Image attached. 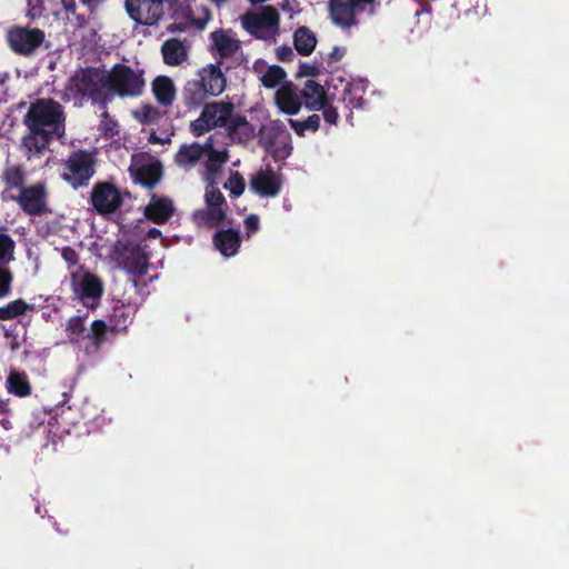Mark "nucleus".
Returning a JSON list of instances; mask_svg holds the SVG:
<instances>
[{
    "label": "nucleus",
    "instance_id": "nucleus-1",
    "mask_svg": "<svg viewBox=\"0 0 569 569\" xmlns=\"http://www.w3.org/2000/svg\"><path fill=\"white\" fill-rule=\"evenodd\" d=\"M227 86L219 63L201 68L196 78L188 80L181 91V101L188 110H197L209 97H218Z\"/></svg>",
    "mask_w": 569,
    "mask_h": 569
},
{
    "label": "nucleus",
    "instance_id": "nucleus-2",
    "mask_svg": "<svg viewBox=\"0 0 569 569\" xmlns=\"http://www.w3.org/2000/svg\"><path fill=\"white\" fill-rule=\"evenodd\" d=\"M66 112L60 102L52 98H39L31 102L23 117L28 129H42L56 133V139L66 134Z\"/></svg>",
    "mask_w": 569,
    "mask_h": 569
},
{
    "label": "nucleus",
    "instance_id": "nucleus-3",
    "mask_svg": "<svg viewBox=\"0 0 569 569\" xmlns=\"http://www.w3.org/2000/svg\"><path fill=\"white\" fill-rule=\"evenodd\" d=\"M88 313L83 316H73L66 323V335L69 342L81 347L87 356L99 352L108 339V323L102 319H96L91 322L88 330Z\"/></svg>",
    "mask_w": 569,
    "mask_h": 569
},
{
    "label": "nucleus",
    "instance_id": "nucleus-4",
    "mask_svg": "<svg viewBox=\"0 0 569 569\" xmlns=\"http://www.w3.org/2000/svg\"><path fill=\"white\" fill-rule=\"evenodd\" d=\"M67 89L80 100L90 99L103 108L109 102L107 70L100 67H86L78 69L69 79Z\"/></svg>",
    "mask_w": 569,
    "mask_h": 569
},
{
    "label": "nucleus",
    "instance_id": "nucleus-5",
    "mask_svg": "<svg viewBox=\"0 0 569 569\" xmlns=\"http://www.w3.org/2000/svg\"><path fill=\"white\" fill-rule=\"evenodd\" d=\"M109 102L114 96L120 98L139 97L144 89L143 70H133L130 66L116 63L107 71Z\"/></svg>",
    "mask_w": 569,
    "mask_h": 569
},
{
    "label": "nucleus",
    "instance_id": "nucleus-6",
    "mask_svg": "<svg viewBox=\"0 0 569 569\" xmlns=\"http://www.w3.org/2000/svg\"><path fill=\"white\" fill-rule=\"evenodd\" d=\"M144 287H127L117 298L112 313L109 318L108 333L121 335L126 333L132 323L138 307L142 303V289Z\"/></svg>",
    "mask_w": 569,
    "mask_h": 569
},
{
    "label": "nucleus",
    "instance_id": "nucleus-7",
    "mask_svg": "<svg viewBox=\"0 0 569 569\" xmlns=\"http://www.w3.org/2000/svg\"><path fill=\"white\" fill-rule=\"evenodd\" d=\"M292 139L284 123L277 119L261 126L258 132V143L274 161L289 158L292 153Z\"/></svg>",
    "mask_w": 569,
    "mask_h": 569
},
{
    "label": "nucleus",
    "instance_id": "nucleus-8",
    "mask_svg": "<svg viewBox=\"0 0 569 569\" xmlns=\"http://www.w3.org/2000/svg\"><path fill=\"white\" fill-rule=\"evenodd\" d=\"M96 162L94 152L72 151L63 163L61 178L74 189L84 187L96 173Z\"/></svg>",
    "mask_w": 569,
    "mask_h": 569
},
{
    "label": "nucleus",
    "instance_id": "nucleus-9",
    "mask_svg": "<svg viewBox=\"0 0 569 569\" xmlns=\"http://www.w3.org/2000/svg\"><path fill=\"white\" fill-rule=\"evenodd\" d=\"M234 111L229 101L204 103L200 116L190 122L189 130L194 137H200L216 128H224Z\"/></svg>",
    "mask_w": 569,
    "mask_h": 569
},
{
    "label": "nucleus",
    "instance_id": "nucleus-10",
    "mask_svg": "<svg viewBox=\"0 0 569 569\" xmlns=\"http://www.w3.org/2000/svg\"><path fill=\"white\" fill-rule=\"evenodd\" d=\"M9 49L17 56L32 57L46 41V32L30 26H13L6 33Z\"/></svg>",
    "mask_w": 569,
    "mask_h": 569
},
{
    "label": "nucleus",
    "instance_id": "nucleus-11",
    "mask_svg": "<svg viewBox=\"0 0 569 569\" xmlns=\"http://www.w3.org/2000/svg\"><path fill=\"white\" fill-rule=\"evenodd\" d=\"M114 256L119 267L127 272L128 281L138 284L137 278L146 274L149 268L147 253L138 244L118 241L114 246Z\"/></svg>",
    "mask_w": 569,
    "mask_h": 569
},
{
    "label": "nucleus",
    "instance_id": "nucleus-12",
    "mask_svg": "<svg viewBox=\"0 0 569 569\" xmlns=\"http://www.w3.org/2000/svg\"><path fill=\"white\" fill-rule=\"evenodd\" d=\"M280 16L276 8L268 6L260 13L243 16V28L254 38L268 40L279 30Z\"/></svg>",
    "mask_w": 569,
    "mask_h": 569
},
{
    "label": "nucleus",
    "instance_id": "nucleus-13",
    "mask_svg": "<svg viewBox=\"0 0 569 569\" xmlns=\"http://www.w3.org/2000/svg\"><path fill=\"white\" fill-rule=\"evenodd\" d=\"M90 203L94 210L107 216L114 213L123 203L121 191L111 182H97L91 190Z\"/></svg>",
    "mask_w": 569,
    "mask_h": 569
},
{
    "label": "nucleus",
    "instance_id": "nucleus-14",
    "mask_svg": "<svg viewBox=\"0 0 569 569\" xmlns=\"http://www.w3.org/2000/svg\"><path fill=\"white\" fill-rule=\"evenodd\" d=\"M169 0H126L128 16L143 26L156 24L164 13V3Z\"/></svg>",
    "mask_w": 569,
    "mask_h": 569
},
{
    "label": "nucleus",
    "instance_id": "nucleus-15",
    "mask_svg": "<svg viewBox=\"0 0 569 569\" xmlns=\"http://www.w3.org/2000/svg\"><path fill=\"white\" fill-rule=\"evenodd\" d=\"M17 203L21 210L30 216H40L46 211L47 207V190L43 183H34L24 187L17 194Z\"/></svg>",
    "mask_w": 569,
    "mask_h": 569
},
{
    "label": "nucleus",
    "instance_id": "nucleus-16",
    "mask_svg": "<svg viewBox=\"0 0 569 569\" xmlns=\"http://www.w3.org/2000/svg\"><path fill=\"white\" fill-rule=\"evenodd\" d=\"M174 211L176 208L170 198L152 193L149 203L144 207L143 214L149 221L163 224L171 219Z\"/></svg>",
    "mask_w": 569,
    "mask_h": 569
},
{
    "label": "nucleus",
    "instance_id": "nucleus-17",
    "mask_svg": "<svg viewBox=\"0 0 569 569\" xmlns=\"http://www.w3.org/2000/svg\"><path fill=\"white\" fill-rule=\"evenodd\" d=\"M328 14L331 22L342 29H348L359 23L350 0H329Z\"/></svg>",
    "mask_w": 569,
    "mask_h": 569
},
{
    "label": "nucleus",
    "instance_id": "nucleus-18",
    "mask_svg": "<svg viewBox=\"0 0 569 569\" xmlns=\"http://www.w3.org/2000/svg\"><path fill=\"white\" fill-rule=\"evenodd\" d=\"M56 133H50L42 129H28V133L22 137V148L26 150L28 159L39 158L49 148Z\"/></svg>",
    "mask_w": 569,
    "mask_h": 569
},
{
    "label": "nucleus",
    "instance_id": "nucleus-19",
    "mask_svg": "<svg viewBox=\"0 0 569 569\" xmlns=\"http://www.w3.org/2000/svg\"><path fill=\"white\" fill-rule=\"evenodd\" d=\"M250 187L261 197L273 198L281 191V180L273 170H261L251 178Z\"/></svg>",
    "mask_w": 569,
    "mask_h": 569
},
{
    "label": "nucleus",
    "instance_id": "nucleus-20",
    "mask_svg": "<svg viewBox=\"0 0 569 569\" xmlns=\"http://www.w3.org/2000/svg\"><path fill=\"white\" fill-rule=\"evenodd\" d=\"M214 248L226 258L238 253L241 246L240 231L236 229L218 230L212 238Z\"/></svg>",
    "mask_w": 569,
    "mask_h": 569
},
{
    "label": "nucleus",
    "instance_id": "nucleus-21",
    "mask_svg": "<svg viewBox=\"0 0 569 569\" xmlns=\"http://www.w3.org/2000/svg\"><path fill=\"white\" fill-rule=\"evenodd\" d=\"M62 258L68 262L71 270V284H102L92 273L84 271L82 266L78 264V254L74 249L66 247L62 249Z\"/></svg>",
    "mask_w": 569,
    "mask_h": 569
},
{
    "label": "nucleus",
    "instance_id": "nucleus-22",
    "mask_svg": "<svg viewBox=\"0 0 569 569\" xmlns=\"http://www.w3.org/2000/svg\"><path fill=\"white\" fill-rule=\"evenodd\" d=\"M278 108L287 114H297L302 106L300 96L291 82L282 84L276 92Z\"/></svg>",
    "mask_w": 569,
    "mask_h": 569
},
{
    "label": "nucleus",
    "instance_id": "nucleus-23",
    "mask_svg": "<svg viewBox=\"0 0 569 569\" xmlns=\"http://www.w3.org/2000/svg\"><path fill=\"white\" fill-rule=\"evenodd\" d=\"M300 98L305 107L311 111H320L328 102L325 88L311 79L306 81Z\"/></svg>",
    "mask_w": 569,
    "mask_h": 569
},
{
    "label": "nucleus",
    "instance_id": "nucleus-24",
    "mask_svg": "<svg viewBox=\"0 0 569 569\" xmlns=\"http://www.w3.org/2000/svg\"><path fill=\"white\" fill-rule=\"evenodd\" d=\"M151 90L156 101L164 107H171L174 102L177 89L172 79L168 76H158L151 82Z\"/></svg>",
    "mask_w": 569,
    "mask_h": 569
},
{
    "label": "nucleus",
    "instance_id": "nucleus-25",
    "mask_svg": "<svg viewBox=\"0 0 569 569\" xmlns=\"http://www.w3.org/2000/svg\"><path fill=\"white\" fill-rule=\"evenodd\" d=\"M227 218L226 208L206 207L192 213V222L199 228L214 229L224 222Z\"/></svg>",
    "mask_w": 569,
    "mask_h": 569
},
{
    "label": "nucleus",
    "instance_id": "nucleus-26",
    "mask_svg": "<svg viewBox=\"0 0 569 569\" xmlns=\"http://www.w3.org/2000/svg\"><path fill=\"white\" fill-rule=\"evenodd\" d=\"M229 137L240 143H246L253 139L254 127L246 117L232 113L228 124L224 127Z\"/></svg>",
    "mask_w": 569,
    "mask_h": 569
},
{
    "label": "nucleus",
    "instance_id": "nucleus-27",
    "mask_svg": "<svg viewBox=\"0 0 569 569\" xmlns=\"http://www.w3.org/2000/svg\"><path fill=\"white\" fill-rule=\"evenodd\" d=\"M163 62L170 67L182 64L188 58V50L184 43L177 39H167L161 46Z\"/></svg>",
    "mask_w": 569,
    "mask_h": 569
},
{
    "label": "nucleus",
    "instance_id": "nucleus-28",
    "mask_svg": "<svg viewBox=\"0 0 569 569\" xmlns=\"http://www.w3.org/2000/svg\"><path fill=\"white\" fill-rule=\"evenodd\" d=\"M210 39L220 58H230L240 49V41L223 29L211 32Z\"/></svg>",
    "mask_w": 569,
    "mask_h": 569
},
{
    "label": "nucleus",
    "instance_id": "nucleus-29",
    "mask_svg": "<svg viewBox=\"0 0 569 569\" xmlns=\"http://www.w3.org/2000/svg\"><path fill=\"white\" fill-rule=\"evenodd\" d=\"M163 174L162 164L159 161L142 164L136 171V181L148 189L154 188Z\"/></svg>",
    "mask_w": 569,
    "mask_h": 569
},
{
    "label": "nucleus",
    "instance_id": "nucleus-30",
    "mask_svg": "<svg viewBox=\"0 0 569 569\" xmlns=\"http://www.w3.org/2000/svg\"><path fill=\"white\" fill-rule=\"evenodd\" d=\"M293 46L299 54L310 56L317 46L316 34L308 27H299L293 33Z\"/></svg>",
    "mask_w": 569,
    "mask_h": 569
},
{
    "label": "nucleus",
    "instance_id": "nucleus-31",
    "mask_svg": "<svg viewBox=\"0 0 569 569\" xmlns=\"http://www.w3.org/2000/svg\"><path fill=\"white\" fill-rule=\"evenodd\" d=\"M9 393L20 398L31 395V385L26 372L11 371L6 381Z\"/></svg>",
    "mask_w": 569,
    "mask_h": 569
},
{
    "label": "nucleus",
    "instance_id": "nucleus-32",
    "mask_svg": "<svg viewBox=\"0 0 569 569\" xmlns=\"http://www.w3.org/2000/svg\"><path fill=\"white\" fill-rule=\"evenodd\" d=\"M201 158V144L199 142H193L190 144H182L174 157V161L179 167L190 168L197 164Z\"/></svg>",
    "mask_w": 569,
    "mask_h": 569
},
{
    "label": "nucleus",
    "instance_id": "nucleus-33",
    "mask_svg": "<svg viewBox=\"0 0 569 569\" xmlns=\"http://www.w3.org/2000/svg\"><path fill=\"white\" fill-rule=\"evenodd\" d=\"M2 181L4 186L21 191L26 187V172L21 166H9L3 170Z\"/></svg>",
    "mask_w": 569,
    "mask_h": 569
},
{
    "label": "nucleus",
    "instance_id": "nucleus-34",
    "mask_svg": "<svg viewBox=\"0 0 569 569\" xmlns=\"http://www.w3.org/2000/svg\"><path fill=\"white\" fill-rule=\"evenodd\" d=\"M289 126L293 129V131L299 136L303 137L306 131H312L316 132L320 128V116L315 113L309 116L306 120H295L289 119L288 120Z\"/></svg>",
    "mask_w": 569,
    "mask_h": 569
},
{
    "label": "nucleus",
    "instance_id": "nucleus-35",
    "mask_svg": "<svg viewBox=\"0 0 569 569\" xmlns=\"http://www.w3.org/2000/svg\"><path fill=\"white\" fill-rule=\"evenodd\" d=\"M24 300L17 299L14 301L9 302L6 306L0 307V319L1 320H10L14 319L19 316L26 313L28 309H31Z\"/></svg>",
    "mask_w": 569,
    "mask_h": 569
},
{
    "label": "nucleus",
    "instance_id": "nucleus-36",
    "mask_svg": "<svg viewBox=\"0 0 569 569\" xmlns=\"http://www.w3.org/2000/svg\"><path fill=\"white\" fill-rule=\"evenodd\" d=\"M86 307L94 308L103 293V287H73Z\"/></svg>",
    "mask_w": 569,
    "mask_h": 569
},
{
    "label": "nucleus",
    "instance_id": "nucleus-37",
    "mask_svg": "<svg viewBox=\"0 0 569 569\" xmlns=\"http://www.w3.org/2000/svg\"><path fill=\"white\" fill-rule=\"evenodd\" d=\"M162 117L163 112L151 104H143L140 110L134 112V118L143 126L158 123Z\"/></svg>",
    "mask_w": 569,
    "mask_h": 569
},
{
    "label": "nucleus",
    "instance_id": "nucleus-38",
    "mask_svg": "<svg viewBox=\"0 0 569 569\" xmlns=\"http://www.w3.org/2000/svg\"><path fill=\"white\" fill-rule=\"evenodd\" d=\"M286 71L277 64L270 66L261 77V83L268 89L276 88L286 79Z\"/></svg>",
    "mask_w": 569,
    "mask_h": 569
},
{
    "label": "nucleus",
    "instance_id": "nucleus-39",
    "mask_svg": "<svg viewBox=\"0 0 569 569\" xmlns=\"http://www.w3.org/2000/svg\"><path fill=\"white\" fill-rule=\"evenodd\" d=\"M229 160V152L227 149L223 150H211L206 161V169L210 173H217L220 171L222 164Z\"/></svg>",
    "mask_w": 569,
    "mask_h": 569
},
{
    "label": "nucleus",
    "instance_id": "nucleus-40",
    "mask_svg": "<svg viewBox=\"0 0 569 569\" xmlns=\"http://www.w3.org/2000/svg\"><path fill=\"white\" fill-rule=\"evenodd\" d=\"M16 243L11 236L0 233V264H7L13 260Z\"/></svg>",
    "mask_w": 569,
    "mask_h": 569
},
{
    "label": "nucleus",
    "instance_id": "nucleus-41",
    "mask_svg": "<svg viewBox=\"0 0 569 569\" xmlns=\"http://www.w3.org/2000/svg\"><path fill=\"white\" fill-rule=\"evenodd\" d=\"M99 130L104 137L108 138H113L114 136L119 134L118 121L113 119L106 110L101 113Z\"/></svg>",
    "mask_w": 569,
    "mask_h": 569
},
{
    "label": "nucleus",
    "instance_id": "nucleus-42",
    "mask_svg": "<svg viewBox=\"0 0 569 569\" xmlns=\"http://www.w3.org/2000/svg\"><path fill=\"white\" fill-rule=\"evenodd\" d=\"M204 200L208 207L227 209L224 196L213 184H210L206 188Z\"/></svg>",
    "mask_w": 569,
    "mask_h": 569
},
{
    "label": "nucleus",
    "instance_id": "nucleus-43",
    "mask_svg": "<svg viewBox=\"0 0 569 569\" xmlns=\"http://www.w3.org/2000/svg\"><path fill=\"white\" fill-rule=\"evenodd\" d=\"M224 188L230 191L231 197H240L246 188L244 179L239 172H232L224 183Z\"/></svg>",
    "mask_w": 569,
    "mask_h": 569
},
{
    "label": "nucleus",
    "instance_id": "nucleus-44",
    "mask_svg": "<svg viewBox=\"0 0 569 569\" xmlns=\"http://www.w3.org/2000/svg\"><path fill=\"white\" fill-rule=\"evenodd\" d=\"M356 13H361L367 7H369V14H376L377 7L379 6L378 0H350Z\"/></svg>",
    "mask_w": 569,
    "mask_h": 569
},
{
    "label": "nucleus",
    "instance_id": "nucleus-45",
    "mask_svg": "<svg viewBox=\"0 0 569 569\" xmlns=\"http://www.w3.org/2000/svg\"><path fill=\"white\" fill-rule=\"evenodd\" d=\"M321 110H322L323 119L326 120L327 123H329V124L337 123L338 118H339L337 108L329 104V101H328L327 104H325V107L321 108Z\"/></svg>",
    "mask_w": 569,
    "mask_h": 569
},
{
    "label": "nucleus",
    "instance_id": "nucleus-46",
    "mask_svg": "<svg viewBox=\"0 0 569 569\" xmlns=\"http://www.w3.org/2000/svg\"><path fill=\"white\" fill-rule=\"evenodd\" d=\"M244 229L248 238L256 233L259 230V217L257 214H249L244 219Z\"/></svg>",
    "mask_w": 569,
    "mask_h": 569
},
{
    "label": "nucleus",
    "instance_id": "nucleus-47",
    "mask_svg": "<svg viewBox=\"0 0 569 569\" xmlns=\"http://www.w3.org/2000/svg\"><path fill=\"white\" fill-rule=\"evenodd\" d=\"M319 73H320V70L316 64L300 62L297 76L298 77H316Z\"/></svg>",
    "mask_w": 569,
    "mask_h": 569
},
{
    "label": "nucleus",
    "instance_id": "nucleus-48",
    "mask_svg": "<svg viewBox=\"0 0 569 569\" xmlns=\"http://www.w3.org/2000/svg\"><path fill=\"white\" fill-rule=\"evenodd\" d=\"M295 58V52L289 46H280L277 48V59L281 62H291Z\"/></svg>",
    "mask_w": 569,
    "mask_h": 569
},
{
    "label": "nucleus",
    "instance_id": "nucleus-49",
    "mask_svg": "<svg viewBox=\"0 0 569 569\" xmlns=\"http://www.w3.org/2000/svg\"><path fill=\"white\" fill-rule=\"evenodd\" d=\"M12 281V273L4 264H0V284H10Z\"/></svg>",
    "mask_w": 569,
    "mask_h": 569
},
{
    "label": "nucleus",
    "instance_id": "nucleus-50",
    "mask_svg": "<svg viewBox=\"0 0 569 569\" xmlns=\"http://www.w3.org/2000/svg\"><path fill=\"white\" fill-rule=\"evenodd\" d=\"M13 188H9L8 186H4V189L1 191L0 197L3 202L8 201H14L17 202V194H13L11 192Z\"/></svg>",
    "mask_w": 569,
    "mask_h": 569
},
{
    "label": "nucleus",
    "instance_id": "nucleus-51",
    "mask_svg": "<svg viewBox=\"0 0 569 569\" xmlns=\"http://www.w3.org/2000/svg\"><path fill=\"white\" fill-rule=\"evenodd\" d=\"M61 4L66 13L68 14H76L77 7H76V0H61Z\"/></svg>",
    "mask_w": 569,
    "mask_h": 569
},
{
    "label": "nucleus",
    "instance_id": "nucleus-52",
    "mask_svg": "<svg viewBox=\"0 0 569 569\" xmlns=\"http://www.w3.org/2000/svg\"><path fill=\"white\" fill-rule=\"evenodd\" d=\"M346 54V49L340 47H335L332 51L330 52V58L333 61H339L343 58Z\"/></svg>",
    "mask_w": 569,
    "mask_h": 569
},
{
    "label": "nucleus",
    "instance_id": "nucleus-53",
    "mask_svg": "<svg viewBox=\"0 0 569 569\" xmlns=\"http://www.w3.org/2000/svg\"><path fill=\"white\" fill-rule=\"evenodd\" d=\"M210 19V12L207 10L206 11V16L204 18H199V19H193L192 20V23L199 29V30H202L204 29L207 22L209 21Z\"/></svg>",
    "mask_w": 569,
    "mask_h": 569
},
{
    "label": "nucleus",
    "instance_id": "nucleus-54",
    "mask_svg": "<svg viewBox=\"0 0 569 569\" xmlns=\"http://www.w3.org/2000/svg\"><path fill=\"white\" fill-rule=\"evenodd\" d=\"M201 148H202V156L206 153L207 157L211 153V150H216L214 149V146H213V140L212 138L210 137L206 143L201 144Z\"/></svg>",
    "mask_w": 569,
    "mask_h": 569
},
{
    "label": "nucleus",
    "instance_id": "nucleus-55",
    "mask_svg": "<svg viewBox=\"0 0 569 569\" xmlns=\"http://www.w3.org/2000/svg\"><path fill=\"white\" fill-rule=\"evenodd\" d=\"M9 399L0 400V415H6L9 412Z\"/></svg>",
    "mask_w": 569,
    "mask_h": 569
},
{
    "label": "nucleus",
    "instance_id": "nucleus-56",
    "mask_svg": "<svg viewBox=\"0 0 569 569\" xmlns=\"http://www.w3.org/2000/svg\"><path fill=\"white\" fill-rule=\"evenodd\" d=\"M73 16L76 17L77 22H78V26H79L80 28L84 27V26L88 23V21H87L86 17H84L83 14H78V13L76 12V14H73Z\"/></svg>",
    "mask_w": 569,
    "mask_h": 569
},
{
    "label": "nucleus",
    "instance_id": "nucleus-57",
    "mask_svg": "<svg viewBox=\"0 0 569 569\" xmlns=\"http://www.w3.org/2000/svg\"><path fill=\"white\" fill-rule=\"evenodd\" d=\"M148 236L151 239H157V238H159L161 236V231L159 229H157V228H151L148 231Z\"/></svg>",
    "mask_w": 569,
    "mask_h": 569
},
{
    "label": "nucleus",
    "instance_id": "nucleus-58",
    "mask_svg": "<svg viewBox=\"0 0 569 569\" xmlns=\"http://www.w3.org/2000/svg\"><path fill=\"white\" fill-rule=\"evenodd\" d=\"M149 141L152 143H163V141L157 137L154 132L150 134Z\"/></svg>",
    "mask_w": 569,
    "mask_h": 569
},
{
    "label": "nucleus",
    "instance_id": "nucleus-59",
    "mask_svg": "<svg viewBox=\"0 0 569 569\" xmlns=\"http://www.w3.org/2000/svg\"><path fill=\"white\" fill-rule=\"evenodd\" d=\"M363 102L362 98L357 99L356 103H353V100H350V103H352L355 108H361Z\"/></svg>",
    "mask_w": 569,
    "mask_h": 569
},
{
    "label": "nucleus",
    "instance_id": "nucleus-60",
    "mask_svg": "<svg viewBox=\"0 0 569 569\" xmlns=\"http://www.w3.org/2000/svg\"><path fill=\"white\" fill-rule=\"evenodd\" d=\"M10 287H0V297H4L9 293Z\"/></svg>",
    "mask_w": 569,
    "mask_h": 569
},
{
    "label": "nucleus",
    "instance_id": "nucleus-61",
    "mask_svg": "<svg viewBox=\"0 0 569 569\" xmlns=\"http://www.w3.org/2000/svg\"><path fill=\"white\" fill-rule=\"evenodd\" d=\"M7 79H8L7 73H0V84H3Z\"/></svg>",
    "mask_w": 569,
    "mask_h": 569
},
{
    "label": "nucleus",
    "instance_id": "nucleus-62",
    "mask_svg": "<svg viewBox=\"0 0 569 569\" xmlns=\"http://www.w3.org/2000/svg\"><path fill=\"white\" fill-rule=\"evenodd\" d=\"M212 3L217 4V6H220L224 2H227L228 0H210Z\"/></svg>",
    "mask_w": 569,
    "mask_h": 569
},
{
    "label": "nucleus",
    "instance_id": "nucleus-63",
    "mask_svg": "<svg viewBox=\"0 0 569 569\" xmlns=\"http://www.w3.org/2000/svg\"><path fill=\"white\" fill-rule=\"evenodd\" d=\"M33 8L29 9L27 12V17H30L31 19L34 18V14L32 13Z\"/></svg>",
    "mask_w": 569,
    "mask_h": 569
},
{
    "label": "nucleus",
    "instance_id": "nucleus-64",
    "mask_svg": "<svg viewBox=\"0 0 569 569\" xmlns=\"http://www.w3.org/2000/svg\"><path fill=\"white\" fill-rule=\"evenodd\" d=\"M62 396L64 397L63 402H67V401H68V399H69V397H70V396H69V393L64 391V392L62 393Z\"/></svg>",
    "mask_w": 569,
    "mask_h": 569
}]
</instances>
